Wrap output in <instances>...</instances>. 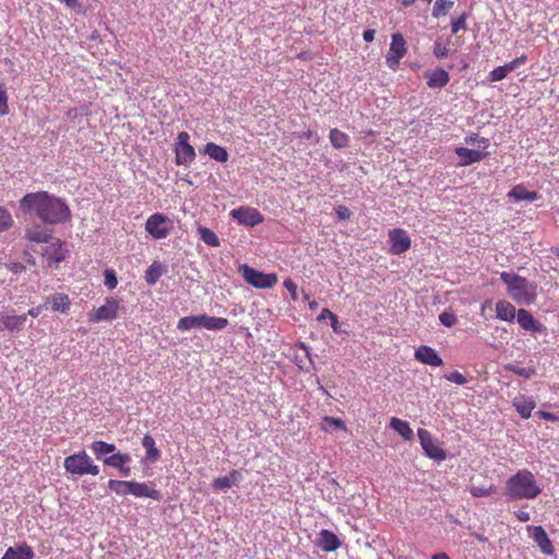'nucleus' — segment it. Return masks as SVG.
Masks as SVG:
<instances>
[{
  "label": "nucleus",
  "mask_w": 559,
  "mask_h": 559,
  "mask_svg": "<svg viewBox=\"0 0 559 559\" xmlns=\"http://www.w3.org/2000/svg\"><path fill=\"white\" fill-rule=\"evenodd\" d=\"M142 445L146 450V459L155 462L159 459L160 452L155 445V440L152 436L145 435L142 439Z\"/></svg>",
  "instance_id": "obj_35"
},
{
  "label": "nucleus",
  "mask_w": 559,
  "mask_h": 559,
  "mask_svg": "<svg viewBox=\"0 0 559 559\" xmlns=\"http://www.w3.org/2000/svg\"><path fill=\"white\" fill-rule=\"evenodd\" d=\"M190 135L187 132H179L175 145L176 164L188 166L195 158V151L189 144Z\"/></svg>",
  "instance_id": "obj_6"
},
{
  "label": "nucleus",
  "mask_w": 559,
  "mask_h": 559,
  "mask_svg": "<svg viewBox=\"0 0 559 559\" xmlns=\"http://www.w3.org/2000/svg\"><path fill=\"white\" fill-rule=\"evenodd\" d=\"M513 405L524 419L530 418L532 411L535 408V403L532 399H515Z\"/></svg>",
  "instance_id": "obj_34"
},
{
  "label": "nucleus",
  "mask_w": 559,
  "mask_h": 559,
  "mask_svg": "<svg viewBox=\"0 0 559 559\" xmlns=\"http://www.w3.org/2000/svg\"><path fill=\"white\" fill-rule=\"evenodd\" d=\"M454 5L452 0H437L432 8V16L439 19L444 16Z\"/></svg>",
  "instance_id": "obj_39"
},
{
  "label": "nucleus",
  "mask_w": 559,
  "mask_h": 559,
  "mask_svg": "<svg viewBox=\"0 0 559 559\" xmlns=\"http://www.w3.org/2000/svg\"><path fill=\"white\" fill-rule=\"evenodd\" d=\"M330 142L335 148H343L348 145L349 136L343 131L334 128L330 131Z\"/></svg>",
  "instance_id": "obj_37"
},
{
  "label": "nucleus",
  "mask_w": 559,
  "mask_h": 559,
  "mask_svg": "<svg viewBox=\"0 0 559 559\" xmlns=\"http://www.w3.org/2000/svg\"><path fill=\"white\" fill-rule=\"evenodd\" d=\"M177 329L180 331H189L191 329H203V314L188 316L179 319Z\"/></svg>",
  "instance_id": "obj_31"
},
{
  "label": "nucleus",
  "mask_w": 559,
  "mask_h": 559,
  "mask_svg": "<svg viewBox=\"0 0 559 559\" xmlns=\"http://www.w3.org/2000/svg\"><path fill=\"white\" fill-rule=\"evenodd\" d=\"M500 278L507 284L509 296L518 304L530 305L535 301V286L526 278L510 272H502Z\"/></svg>",
  "instance_id": "obj_3"
},
{
  "label": "nucleus",
  "mask_w": 559,
  "mask_h": 559,
  "mask_svg": "<svg viewBox=\"0 0 559 559\" xmlns=\"http://www.w3.org/2000/svg\"><path fill=\"white\" fill-rule=\"evenodd\" d=\"M516 319L521 328L526 331L542 333L545 330V326L537 322L532 313L525 309H520L518 311Z\"/></svg>",
  "instance_id": "obj_17"
},
{
  "label": "nucleus",
  "mask_w": 559,
  "mask_h": 559,
  "mask_svg": "<svg viewBox=\"0 0 559 559\" xmlns=\"http://www.w3.org/2000/svg\"><path fill=\"white\" fill-rule=\"evenodd\" d=\"M507 369L520 377H523L525 379H530L536 373V370L534 367H520L518 365H509Z\"/></svg>",
  "instance_id": "obj_42"
},
{
  "label": "nucleus",
  "mask_w": 559,
  "mask_h": 559,
  "mask_svg": "<svg viewBox=\"0 0 559 559\" xmlns=\"http://www.w3.org/2000/svg\"><path fill=\"white\" fill-rule=\"evenodd\" d=\"M444 378L450 381V382H453L455 384H459V385H463L467 382V379L466 377L459 372V371H453V372H450L448 374L444 376Z\"/></svg>",
  "instance_id": "obj_49"
},
{
  "label": "nucleus",
  "mask_w": 559,
  "mask_h": 559,
  "mask_svg": "<svg viewBox=\"0 0 559 559\" xmlns=\"http://www.w3.org/2000/svg\"><path fill=\"white\" fill-rule=\"evenodd\" d=\"M507 78V74L504 73V70L502 67L495 68L488 75V79L490 82H498Z\"/></svg>",
  "instance_id": "obj_51"
},
{
  "label": "nucleus",
  "mask_w": 559,
  "mask_h": 559,
  "mask_svg": "<svg viewBox=\"0 0 559 559\" xmlns=\"http://www.w3.org/2000/svg\"><path fill=\"white\" fill-rule=\"evenodd\" d=\"M230 215L237 219L240 224L247 226H255L263 222L262 214L252 207H238L230 212Z\"/></svg>",
  "instance_id": "obj_11"
},
{
  "label": "nucleus",
  "mask_w": 559,
  "mask_h": 559,
  "mask_svg": "<svg viewBox=\"0 0 559 559\" xmlns=\"http://www.w3.org/2000/svg\"><path fill=\"white\" fill-rule=\"evenodd\" d=\"M325 319H330L331 321H336V316L330 311L329 309L324 308L321 310L319 317H318V320L319 321H322V320H325Z\"/></svg>",
  "instance_id": "obj_56"
},
{
  "label": "nucleus",
  "mask_w": 559,
  "mask_h": 559,
  "mask_svg": "<svg viewBox=\"0 0 559 559\" xmlns=\"http://www.w3.org/2000/svg\"><path fill=\"white\" fill-rule=\"evenodd\" d=\"M415 358L421 364L432 367H440L443 365V360L437 350L427 345L419 346L415 350Z\"/></svg>",
  "instance_id": "obj_14"
},
{
  "label": "nucleus",
  "mask_w": 559,
  "mask_h": 559,
  "mask_svg": "<svg viewBox=\"0 0 559 559\" xmlns=\"http://www.w3.org/2000/svg\"><path fill=\"white\" fill-rule=\"evenodd\" d=\"M12 225L13 218L10 212L3 206H0V234L10 229Z\"/></svg>",
  "instance_id": "obj_43"
},
{
  "label": "nucleus",
  "mask_w": 559,
  "mask_h": 559,
  "mask_svg": "<svg viewBox=\"0 0 559 559\" xmlns=\"http://www.w3.org/2000/svg\"><path fill=\"white\" fill-rule=\"evenodd\" d=\"M417 436L420 442V445L425 452V454L436 461H444L447 457V453L443 449L439 448L435 442L431 433L423 428L417 430Z\"/></svg>",
  "instance_id": "obj_10"
},
{
  "label": "nucleus",
  "mask_w": 559,
  "mask_h": 559,
  "mask_svg": "<svg viewBox=\"0 0 559 559\" xmlns=\"http://www.w3.org/2000/svg\"><path fill=\"white\" fill-rule=\"evenodd\" d=\"M131 496L136 498H151L153 500H160L162 496L158 490L151 488L145 483L131 480Z\"/></svg>",
  "instance_id": "obj_22"
},
{
  "label": "nucleus",
  "mask_w": 559,
  "mask_h": 559,
  "mask_svg": "<svg viewBox=\"0 0 559 559\" xmlns=\"http://www.w3.org/2000/svg\"><path fill=\"white\" fill-rule=\"evenodd\" d=\"M542 492L534 474L528 469H520L506 481L504 496L508 500L535 499Z\"/></svg>",
  "instance_id": "obj_2"
},
{
  "label": "nucleus",
  "mask_w": 559,
  "mask_h": 559,
  "mask_svg": "<svg viewBox=\"0 0 559 559\" xmlns=\"http://www.w3.org/2000/svg\"><path fill=\"white\" fill-rule=\"evenodd\" d=\"M198 231H199L201 240L204 243L212 246V247L219 246V239L213 230H211L206 227H199Z\"/></svg>",
  "instance_id": "obj_40"
},
{
  "label": "nucleus",
  "mask_w": 559,
  "mask_h": 559,
  "mask_svg": "<svg viewBox=\"0 0 559 559\" xmlns=\"http://www.w3.org/2000/svg\"><path fill=\"white\" fill-rule=\"evenodd\" d=\"M90 449L97 460L104 461V459L109 454L112 455V453L116 451V445L114 443L96 440L91 443Z\"/></svg>",
  "instance_id": "obj_26"
},
{
  "label": "nucleus",
  "mask_w": 559,
  "mask_h": 559,
  "mask_svg": "<svg viewBox=\"0 0 559 559\" xmlns=\"http://www.w3.org/2000/svg\"><path fill=\"white\" fill-rule=\"evenodd\" d=\"M321 427L326 432H331L332 430H335V429H345V426H344V423L342 419L329 417V416H325L322 419Z\"/></svg>",
  "instance_id": "obj_41"
},
{
  "label": "nucleus",
  "mask_w": 559,
  "mask_h": 559,
  "mask_svg": "<svg viewBox=\"0 0 559 559\" xmlns=\"http://www.w3.org/2000/svg\"><path fill=\"white\" fill-rule=\"evenodd\" d=\"M391 253L401 254L407 251L411 247V238L403 229H394L390 231Z\"/></svg>",
  "instance_id": "obj_12"
},
{
  "label": "nucleus",
  "mask_w": 559,
  "mask_h": 559,
  "mask_svg": "<svg viewBox=\"0 0 559 559\" xmlns=\"http://www.w3.org/2000/svg\"><path fill=\"white\" fill-rule=\"evenodd\" d=\"M508 197L515 200L516 202H520V201L534 202L538 199L539 195L536 191H527L524 186L516 185L508 193Z\"/></svg>",
  "instance_id": "obj_27"
},
{
  "label": "nucleus",
  "mask_w": 559,
  "mask_h": 559,
  "mask_svg": "<svg viewBox=\"0 0 559 559\" xmlns=\"http://www.w3.org/2000/svg\"><path fill=\"white\" fill-rule=\"evenodd\" d=\"M299 347L305 352V355L309 359V361H312L309 347L305 343H299Z\"/></svg>",
  "instance_id": "obj_63"
},
{
  "label": "nucleus",
  "mask_w": 559,
  "mask_h": 559,
  "mask_svg": "<svg viewBox=\"0 0 559 559\" xmlns=\"http://www.w3.org/2000/svg\"><path fill=\"white\" fill-rule=\"evenodd\" d=\"M25 237L29 241L37 243H47L53 239L46 230H44L38 225H34L33 227L27 228Z\"/></svg>",
  "instance_id": "obj_30"
},
{
  "label": "nucleus",
  "mask_w": 559,
  "mask_h": 559,
  "mask_svg": "<svg viewBox=\"0 0 559 559\" xmlns=\"http://www.w3.org/2000/svg\"><path fill=\"white\" fill-rule=\"evenodd\" d=\"M376 32L373 29H366L362 34V38L366 43H371L374 39Z\"/></svg>",
  "instance_id": "obj_60"
},
{
  "label": "nucleus",
  "mask_w": 559,
  "mask_h": 559,
  "mask_svg": "<svg viewBox=\"0 0 559 559\" xmlns=\"http://www.w3.org/2000/svg\"><path fill=\"white\" fill-rule=\"evenodd\" d=\"M284 287L292 294L293 299L297 298V285L290 278L284 281Z\"/></svg>",
  "instance_id": "obj_54"
},
{
  "label": "nucleus",
  "mask_w": 559,
  "mask_h": 559,
  "mask_svg": "<svg viewBox=\"0 0 559 559\" xmlns=\"http://www.w3.org/2000/svg\"><path fill=\"white\" fill-rule=\"evenodd\" d=\"M20 205L24 211L33 210L46 224H62L70 218L68 205L61 199L45 191L25 194Z\"/></svg>",
  "instance_id": "obj_1"
},
{
  "label": "nucleus",
  "mask_w": 559,
  "mask_h": 559,
  "mask_svg": "<svg viewBox=\"0 0 559 559\" xmlns=\"http://www.w3.org/2000/svg\"><path fill=\"white\" fill-rule=\"evenodd\" d=\"M7 267L14 274L22 273L25 270V266L20 262H10Z\"/></svg>",
  "instance_id": "obj_55"
},
{
  "label": "nucleus",
  "mask_w": 559,
  "mask_h": 559,
  "mask_svg": "<svg viewBox=\"0 0 559 559\" xmlns=\"http://www.w3.org/2000/svg\"><path fill=\"white\" fill-rule=\"evenodd\" d=\"M406 41L402 34L395 33L391 37L390 49L386 55V64L390 69L396 70L400 66V60L406 55Z\"/></svg>",
  "instance_id": "obj_8"
},
{
  "label": "nucleus",
  "mask_w": 559,
  "mask_h": 559,
  "mask_svg": "<svg viewBox=\"0 0 559 559\" xmlns=\"http://www.w3.org/2000/svg\"><path fill=\"white\" fill-rule=\"evenodd\" d=\"M63 2L68 8L71 9H81L80 0H60Z\"/></svg>",
  "instance_id": "obj_61"
},
{
  "label": "nucleus",
  "mask_w": 559,
  "mask_h": 559,
  "mask_svg": "<svg viewBox=\"0 0 559 559\" xmlns=\"http://www.w3.org/2000/svg\"><path fill=\"white\" fill-rule=\"evenodd\" d=\"M203 153L219 163H226L229 157V154L225 147L213 142H210L204 146Z\"/></svg>",
  "instance_id": "obj_29"
},
{
  "label": "nucleus",
  "mask_w": 559,
  "mask_h": 559,
  "mask_svg": "<svg viewBox=\"0 0 559 559\" xmlns=\"http://www.w3.org/2000/svg\"><path fill=\"white\" fill-rule=\"evenodd\" d=\"M35 554L26 543L9 547L1 559H34Z\"/></svg>",
  "instance_id": "obj_18"
},
{
  "label": "nucleus",
  "mask_w": 559,
  "mask_h": 559,
  "mask_svg": "<svg viewBox=\"0 0 559 559\" xmlns=\"http://www.w3.org/2000/svg\"><path fill=\"white\" fill-rule=\"evenodd\" d=\"M496 313L499 320L512 322L518 312L511 302L507 300H499L496 304Z\"/></svg>",
  "instance_id": "obj_25"
},
{
  "label": "nucleus",
  "mask_w": 559,
  "mask_h": 559,
  "mask_svg": "<svg viewBox=\"0 0 559 559\" xmlns=\"http://www.w3.org/2000/svg\"><path fill=\"white\" fill-rule=\"evenodd\" d=\"M495 487L490 486L488 488L484 486H472L469 489V492L473 497L480 498V497H487L490 493L495 492Z\"/></svg>",
  "instance_id": "obj_47"
},
{
  "label": "nucleus",
  "mask_w": 559,
  "mask_h": 559,
  "mask_svg": "<svg viewBox=\"0 0 559 559\" xmlns=\"http://www.w3.org/2000/svg\"><path fill=\"white\" fill-rule=\"evenodd\" d=\"M465 143L468 145H477L478 147L486 148L489 145V141L486 138H480L476 133H472L465 138Z\"/></svg>",
  "instance_id": "obj_45"
},
{
  "label": "nucleus",
  "mask_w": 559,
  "mask_h": 559,
  "mask_svg": "<svg viewBox=\"0 0 559 559\" xmlns=\"http://www.w3.org/2000/svg\"><path fill=\"white\" fill-rule=\"evenodd\" d=\"M390 427L394 429L405 440H412L414 437L413 429L411 428L409 424L405 420L393 417L391 418Z\"/></svg>",
  "instance_id": "obj_32"
},
{
  "label": "nucleus",
  "mask_w": 559,
  "mask_h": 559,
  "mask_svg": "<svg viewBox=\"0 0 559 559\" xmlns=\"http://www.w3.org/2000/svg\"><path fill=\"white\" fill-rule=\"evenodd\" d=\"M27 320V314H9L0 312V331L17 332L21 331Z\"/></svg>",
  "instance_id": "obj_13"
},
{
  "label": "nucleus",
  "mask_w": 559,
  "mask_h": 559,
  "mask_svg": "<svg viewBox=\"0 0 559 559\" xmlns=\"http://www.w3.org/2000/svg\"><path fill=\"white\" fill-rule=\"evenodd\" d=\"M432 559H451L445 552H439L432 556Z\"/></svg>",
  "instance_id": "obj_64"
},
{
  "label": "nucleus",
  "mask_w": 559,
  "mask_h": 559,
  "mask_svg": "<svg viewBox=\"0 0 559 559\" xmlns=\"http://www.w3.org/2000/svg\"><path fill=\"white\" fill-rule=\"evenodd\" d=\"M117 284H118V281H117L115 272L111 270H106L105 271V285L109 289H114L117 286Z\"/></svg>",
  "instance_id": "obj_50"
},
{
  "label": "nucleus",
  "mask_w": 559,
  "mask_h": 559,
  "mask_svg": "<svg viewBox=\"0 0 559 559\" xmlns=\"http://www.w3.org/2000/svg\"><path fill=\"white\" fill-rule=\"evenodd\" d=\"M526 62V56L522 55L521 57L515 58L514 60L508 62L511 69L514 71L520 66L524 64Z\"/></svg>",
  "instance_id": "obj_57"
},
{
  "label": "nucleus",
  "mask_w": 559,
  "mask_h": 559,
  "mask_svg": "<svg viewBox=\"0 0 559 559\" xmlns=\"http://www.w3.org/2000/svg\"><path fill=\"white\" fill-rule=\"evenodd\" d=\"M318 546L326 552L336 550L341 546L338 537L329 530H322L319 533Z\"/></svg>",
  "instance_id": "obj_23"
},
{
  "label": "nucleus",
  "mask_w": 559,
  "mask_h": 559,
  "mask_svg": "<svg viewBox=\"0 0 559 559\" xmlns=\"http://www.w3.org/2000/svg\"><path fill=\"white\" fill-rule=\"evenodd\" d=\"M70 305H71V302H70L68 295L62 294V293H57V294H53V295H50L49 297H47L44 306L50 307L51 310H53V311L67 313L70 310Z\"/></svg>",
  "instance_id": "obj_21"
},
{
  "label": "nucleus",
  "mask_w": 559,
  "mask_h": 559,
  "mask_svg": "<svg viewBox=\"0 0 559 559\" xmlns=\"http://www.w3.org/2000/svg\"><path fill=\"white\" fill-rule=\"evenodd\" d=\"M66 472L72 476H84L99 474V466L96 465L92 457L85 452L80 451L67 456L63 461Z\"/></svg>",
  "instance_id": "obj_4"
},
{
  "label": "nucleus",
  "mask_w": 559,
  "mask_h": 559,
  "mask_svg": "<svg viewBox=\"0 0 559 559\" xmlns=\"http://www.w3.org/2000/svg\"><path fill=\"white\" fill-rule=\"evenodd\" d=\"M425 76L428 79L427 84L431 88L444 87L450 81L449 73L441 68L427 72Z\"/></svg>",
  "instance_id": "obj_24"
},
{
  "label": "nucleus",
  "mask_w": 559,
  "mask_h": 559,
  "mask_svg": "<svg viewBox=\"0 0 559 559\" xmlns=\"http://www.w3.org/2000/svg\"><path fill=\"white\" fill-rule=\"evenodd\" d=\"M537 415L540 418L548 420V421H557L558 420V416H556L555 414L549 413V412L539 411V412H537Z\"/></svg>",
  "instance_id": "obj_58"
},
{
  "label": "nucleus",
  "mask_w": 559,
  "mask_h": 559,
  "mask_svg": "<svg viewBox=\"0 0 559 559\" xmlns=\"http://www.w3.org/2000/svg\"><path fill=\"white\" fill-rule=\"evenodd\" d=\"M239 272L248 284L259 289L272 288L277 283L275 273L265 274L247 264L240 265Z\"/></svg>",
  "instance_id": "obj_5"
},
{
  "label": "nucleus",
  "mask_w": 559,
  "mask_h": 559,
  "mask_svg": "<svg viewBox=\"0 0 559 559\" xmlns=\"http://www.w3.org/2000/svg\"><path fill=\"white\" fill-rule=\"evenodd\" d=\"M61 246L62 243L59 239H52L49 242V246L46 247L44 257L48 262V266H51L53 263L58 264L64 260V253Z\"/></svg>",
  "instance_id": "obj_20"
},
{
  "label": "nucleus",
  "mask_w": 559,
  "mask_h": 559,
  "mask_svg": "<svg viewBox=\"0 0 559 559\" xmlns=\"http://www.w3.org/2000/svg\"><path fill=\"white\" fill-rule=\"evenodd\" d=\"M439 321L442 325L452 328L457 322V318L452 311H443L439 314Z\"/></svg>",
  "instance_id": "obj_46"
},
{
  "label": "nucleus",
  "mask_w": 559,
  "mask_h": 559,
  "mask_svg": "<svg viewBox=\"0 0 559 559\" xmlns=\"http://www.w3.org/2000/svg\"><path fill=\"white\" fill-rule=\"evenodd\" d=\"M466 28L465 15H461L457 20L452 22L451 31L452 34L459 33L461 29Z\"/></svg>",
  "instance_id": "obj_52"
},
{
  "label": "nucleus",
  "mask_w": 559,
  "mask_h": 559,
  "mask_svg": "<svg viewBox=\"0 0 559 559\" xmlns=\"http://www.w3.org/2000/svg\"><path fill=\"white\" fill-rule=\"evenodd\" d=\"M108 488L118 496L131 495V480L110 479Z\"/></svg>",
  "instance_id": "obj_36"
},
{
  "label": "nucleus",
  "mask_w": 559,
  "mask_h": 559,
  "mask_svg": "<svg viewBox=\"0 0 559 559\" xmlns=\"http://www.w3.org/2000/svg\"><path fill=\"white\" fill-rule=\"evenodd\" d=\"M242 480V474L238 469L231 471L228 475L217 477L213 480L212 486L216 490L226 491L233 486H238Z\"/></svg>",
  "instance_id": "obj_16"
},
{
  "label": "nucleus",
  "mask_w": 559,
  "mask_h": 559,
  "mask_svg": "<svg viewBox=\"0 0 559 559\" xmlns=\"http://www.w3.org/2000/svg\"><path fill=\"white\" fill-rule=\"evenodd\" d=\"M228 325V320L221 317L203 314V329L210 331H222Z\"/></svg>",
  "instance_id": "obj_33"
},
{
  "label": "nucleus",
  "mask_w": 559,
  "mask_h": 559,
  "mask_svg": "<svg viewBox=\"0 0 559 559\" xmlns=\"http://www.w3.org/2000/svg\"><path fill=\"white\" fill-rule=\"evenodd\" d=\"M119 301L112 297L106 298L105 304L88 314L93 323L111 321L118 317Z\"/></svg>",
  "instance_id": "obj_9"
},
{
  "label": "nucleus",
  "mask_w": 559,
  "mask_h": 559,
  "mask_svg": "<svg viewBox=\"0 0 559 559\" xmlns=\"http://www.w3.org/2000/svg\"><path fill=\"white\" fill-rule=\"evenodd\" d=\"M515 516L516 519L520 521V522H528L531 520V514L530 512L527 511H524V510H518L515 513Z\"/></svg>",
  "instance_id": "obj_59"
},
{
  "label": "nucleus",
  "mask_w": 559,
  "mask_h": 559,
  "mask_svg": "<svg viewBox=\"0 0 559 559\" xmlns=\"http://www.w3.org/2000/svg\"><path fill=\"white\" fill-rule=\"evenodd\" d=\"M44 306H38V307H34V308H31L28 311H27V316H31L33 318H37L40 313H41V309H43Z\"/></svg>",
  "instance_id": "obj_62"
},
{
  "label": "nucleus",
  "mask_w": 559,
  "mask_h": 559,
  "mask_svg": "<svg viewBox=\"0 0 559 559\" xmlns=\"http://www.w3.org/2000/svg\"><path fill=\"white\" fill-rule=\"evenodd\" d=\"M433 55L438 58V59H443L445 57H448L449 55V49L447 47V44L442 40V38H438L436 41H435V45H433Z\"/></svg>",
  "instance_id": "obj_44"
},
{
  "label": "nucleus",
  "mask_w": 559,
  "mask_h": 559,
  "mask_svg": "<svg viewBox=\"0 0 559 559\" xmlns=\"http://www.w3.org/2000/svg\"><path fill=\"white\" fill-rule=\"evenodd\" d=\"M130 462V454L120 452H114L112 455H109L104 459L105 465L119 469L123 476H129L131 473L130 467L126 466Z\"/></svg>",
  "instance_id": "obj_15"
},
{
  "label": "nucleus",
  "mask_w": 559,
  "mask_h": 559,
  "mask_svg": "<svg viewBox=\"0 0 559 559\" xmlns=\"http://www.w3.org/2000/svg\"><path fill=\"white\" fill-rule=\"evenodd\" d=\"M455 154L460 157L461 166H468L474 163L480 162L487 156L486 153L467 147H456Z\"/></svg>",
  "instance_id": "obj_19"
},
{
  "label": "nucleus",
  "mask_w": 559,
  "mask_h": 559,
  "mask_svg": "<svg viewBox=\"0 0 559 559\" xmlns=\"http://www.w3.org/2000/svg\"><path fill=\"white\" fill-rule=\"evenodd\" d=\"M9 114V105H8V94L4 88V85L0 83V116H5Z\"/></svg>",
  "instance_id": "obj_48"
},
{
  "label": "nucleus",
  "mask_w": 559,
  "mask_h": 559,
  "mask_svg": "<svg viewBox=\"0 0 559 559\" xmlns=\"http://www.w3.org/2000/svg\"><path fill=\"white\" fill-rule=\"evenodd\" d=\"M171 229L170 221L160 213H155L151 215L145 223V230L154 238V239H164L166 238Z\"/></svg>",
  "instance_id": "obj_7"
},
{
  "label": "nucleus",
  "mask_w": 559,
  "mask_h": 559,
  "mask_svg": "<svg viewBox=\"0 0 559 559\" xmlns=\"http://www.w3.org/2000/svg\"><path fill=\"white\" fill-rule=\"evenodd\" d=\"M162 275H163V267H162L160 263L153 262L145 271L144 278L148 285H155Z\"/></svg>",
  "instance_id": "obj_38"
},
{
  "label": "nucleus",
  "mask_w": 559,
  "mask_h": 559,
  "mask_svg": "<svg viewBox=\"0 0 559 559\" xmlns=\"http://www.w3.org/2000/svg\"><path fill=\"white\" fill-rule=\"evenodd\" d=\"M533 539L539 546L544 554H552L554 547L551 545L550 539L548 538L547 533L542 526L534 527Z\"/></svg>",
  "instance_id": "obj_28"
},
{
  "label": "nucleus",
  "mask_w": 559,
  "mask_h": 559,
  "mask_svg": "<svg viewBox=\"0 0 559 559\" xmlns=\"http://www.w3.org/2000/svg\"><path fill=\"white\" fill-rule=\"evenodd\" d=\"M337 217L342 221L349 219L352 216L350 210L345 205H338L335 207Z\"/></svg>",
  "instance_id": "obj_53"
}]
</instances>
